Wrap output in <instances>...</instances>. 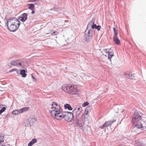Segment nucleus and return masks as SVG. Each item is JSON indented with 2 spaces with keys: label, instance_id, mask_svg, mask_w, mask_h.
I'll return each instance as SVG.
<instances>
[{
  "label": "nucleus",
  "instance_id": "f257e3e1",
  "mask_svg": "<svg viewBox=\"0 0 146 146\" xmlns=\"http://www.w3.org/2000/svg\"><path fill=\"white\" fill-rule=\"evenodd\" d=\"M50 108L52 110L51 111V115L52 117L58 120L62 119L64 117L66 121H71L74 118L73 113L70 112H62V109L60 106L54 102L51 105Z\"/></svg>",
  "mask_w": 146,
  "mask_h": 146
},
{
  "label": "nucleus",
  "instance_id": "f03ea898",
  "mask_svg": "<svg viewBox=\"0 0 146 146\" xmlns=\"http://www.w3.org/2000/svg\"><path fill=\"white\" fill-rule=\"evenodd\" d=\"M4 21L8 29L11 32H14L17 30L21 24L18 19H4Z\"/></svg>",
  "mask_w": 146,
  "mask_h": 146
},
{
  "label": "nucleus",
  "instance_id": "7ed1b4c3",
  "mask_svg": "<svg viewBox=\"0 0 146 146\" xmlns=\"http://www.w3.org/2000/svg\"><path fill=\"white\" fill-rule=\"evenodd\" d=\"M143 121L141 119V117L137 113H135L134 115V117L132 120V122L133 124L135 125V126L133 128L134 129H140L143 128L142 122Z\"/></svg>",
  "mask_w": 146,
  "mask_h": 146
},
{
  "label": "nucleus",
  "instance_id": "20e7f679",
  "mask_svg": "<svg viewBox=\"0 0 146 146\" xmlns=\"http://www.w3.org/2000/svg\"><path fill=\"white\" fill-rule=\"evenodd\" d=\"M85 117L84 115L82 114L81 117H79L74 119L77 122L78 126L80 127H82L84 125L85 121Z\"/></svg>",
  "mask_w": 146,
  "mask_h": 146
},
{
  "label": "nucleus",
  "instance_id": "39448f33",
  "mask_svg": "<svg viewBox=\"0 0 146 146\" xmlns=\"http://www.w3.org/2000/svg\"><path fill=\"white\" fill-rule=\"evenodd\" d=\"M71 88V84H66L63 85L61 87V89L66 93L70 94Z\"/></svg>",
  "mask_w": 146,
  "mask_h": 146
},
{
  "label": "nucleus",
  "instance_id": "423d86ee",
  "mask_svg": "<svg viewBox=\"0 0 146 146\" xmlns=\"http://www.w3.org/2000/svg\"><path fill=\"white\" fill-rule=\"evenodd\" d=\"M79 89L78 88L77 85L71 84V88L70 94L76 95L78 94Z\"/></svg>",
  "mask_w": 146,
  "mask_h": 146
},
{
  "label": "nucleus",
  "instance_id": "0eeeda50",
  "mask_svg": "<svg viewBox=\"0 0 146 146\" xmlns=\"http://www.w3.org/2000/svg\"><path fill=\"white\" fill-rule=\"evenodd\" d=\"M93 35V31L91 30H88V35L84 38L85 41L87 42H89L92 38Z\"/></svg>",
  "mask_w": 146,
  "mask_h": 146
},
{
  "label": "nucleus",
  "instance_id": "6e6552de",
  "mask_svg": "<svg viewBox=\"0 0 146 146\" xmlns=\"http://www.w3.org/2000/svg\"><path fill=\"white\" fill-rule=\"evenodd\" d=\"M115 121V120L113 119L111 121H106L102 125L100 126V128L103 129L108 126H110Z\"/></svg>",
  "mask_w": 146,
  "mask_h": 146
},
{
  "label": "nucleus",
  "instance_id": "1a4fd4ad",
  "mask_svg": "<svg viewBox=\"0 0 146 146\" xmlns=\"http://www.w3.org/2000/svg\"><path fill=\"white\" fill-rule=\"evenodd\" d=\"M36 121L35 118L33 117H30L26 121V123L29 126H32Z\"/></svg>",
  "mask_w": 146,
  "mask_h": 146
},
{
  "label": "nucleus",
  "instance_id": "9d476101",
  "mask_svg": "<svg viewBox=\"0 0 146 146\" xmlns=\"http://www.w3.org/2000/svg\"><path fill=\"white\" fill-rule=\"evenodd\" d=\"M108 50V49H105L104 50L106 53H108V58L109 59H110V61H111V58L113 56V51L109 52V51H107Z\"/></svg>",
  "mask_w": 146,
  "mask_h": 146
},
{
  "label": "nucleus",
  "instance_id": "9b49d317",
  "mask_svg": "<svg viewBox=\"0 0 146 146\" xmlns=\"http://www.w3.org/2000/svg\"><path fill=\"white\" fill-rule=\"evenodd\" d=\"M113 40L115 43L117 45L120 44V41L118 39L117 36H113Z\"/></svg>",
  "mask_w": 146,
  "mask_h": 146
},
{
  "label": "nucleus",
  "instance_id": "f8f14e48",
  "mask_svg": "<svg viewBox=\"0 0 146 146\" xmlns=\"http://www.w3.org/2000/svg\"><path fill=\"white\" fill-rule=\"evenodd\" d=\"M124 75L127 78L131 79L133 77V76L131 75L130 74L129 72H125Z\"/></svg>",
  "mask_w": 146,
  "mask_h": 146
},
{
  "label": "nucleus",
  "instance_id": "ddd939ff",
  "mask_svg": "<svg viewBox=\"0 0 146 146\" xmlns=\"http://www.w3.org/2000/svg\"><path fill=\"white\" fill-rule=\"evenodd\" d=\"M82 111H78L77 112H73V115H74V117H74V119H75L76 118H78L79 117L80 115L81 114V112Z\"/></svg>",
  "mask_w": 146,
  "mask_h": 146
},
{
  "label": "nucleus",
  "instance_id": "4468645a",
  "mask_svg": "<svg viewBox=\"0 0 146 146\" xmlns=\"http://www.w3.org/2000/svg\"><path fill=\"white\" fill-rule=\"evenodd\" d=\"M82 111V109L80 106H77L73 110L72 112H77L78 111Z\"/></svg>",
  "mask_w": 146,
  "mask_h": 146
},
{
  "label": "nucleus",
  "instance_id": "2eb2a0df",
  "mask_svg": "<svg viewBox=\"0 0 146 146\" xmlns=\"http://www.w3.org/2000/svg\"><path fill=\"white\" fill-rule=\"evenodd\" d=\"M37 142V140L36 139H33L30 141L28 144V146H32L33 144Z\"/></svg>",
  "mask_w": 146,
  "mask_h": 146
},
{
  "label": "nucleus",
  "instance_id": "dca6fc26",
  "mask_svg": "<svg viewBox=\"0 0 146 146\" xmlns=\"http://www.w3.org/2000/svg\"><path fill=\"white\" fill-rule=\"evenodd\" d=\"M29 109V107H24L19 110L20 113H22L26 111H28Z\"/></svg>",
  "mask_w": 146,
  "mask_h": 146
},
{
  "label": "nucleus",
  "instance_id": "f3484780",
  "mask_svg": "<svg viewBox=\"0 0 146 146\" xmlns=\"http://www.w3.org/2000/svg\"><path fill=\"white\" fill-rule=\"evenodd\" d=\"M64 107L65 109H66L67 108L68 110H71L72 109V108L71 107L70 105L69 104H65L64 105Z\"/></svg>",
  "mask_w": 146,
  "mask_h": 146
},
{
  "label": "nucleus",
  "instance_id": "a211bd4d",
  "mask_svg": "<svg viewBox=\"0 0 146 146\" xmlns=\"http://www.w3.org/2000/svg\"><path fill=\"white\" fill-rule=\"evenodd\" d=\"M20 74L23 77H25L26 76V74H25V71L24 70H21Z\"/></svg>",
  "mask_w": 146,
  "mask_h": 146
},
{
  "label": "nucleus",
  "instance_id": "6ab92c4d",
  "mask_svg": "<svg viewBox=\"0 0 146 146\" xmlns=\"http://www.w3.org/2000/svg\"><path fill=\"white\" fill-rule=\"evenodd\" d=\"M20 113L19 110H13L12 112L13 114L17 115Z\"/></svg>",
  "mask_w": 146,
  "mask_h": 146
},
{
  "label": "nucleus",
  "instance_id": "aec40b11",
  "mask_svg": "<svg viewBox=\"0 0 146 146\" xmlns=\"http://www.w3.org/2000/svg\"><path fill=\"white\" fill-rule=\"evenodd\" d=\"M113 29L114 32V35L113 36H117V30H116L115 27L113 28Z\"/></svg>",
  "mask_w": 146,
  "mask_h": 146
},
{
  "label": "nucleus",
  "instance_id": "412c9836",
  "mask_svg": "<svg viewBox=\"0 0 146 146\" xmlns=\"http://www.w3.org/2000/svg\"><path fill=\"white\" fill-rule=\"evenodd\" d=\"M27 15L26 13H24L22 15V17H20L18 18H27Z\"/></svg>",
  "mask_w": 146,
  "mask_h": 146
},
{
  "label": "nucleus",
  "instance_id": "4be33fe9",
  "mask_svg": "<svg viewBox=\"0 0 146 146\" xmlns=\"http://www.w3.org/2000/svg\"><path fill=\"white\" fill-rule=\"evenodd\" d=\"M17 61H12L11 62V65L14 66H16V65H17Z\"/></svg>",
  "mask_w": 146,
  "mask_h": 146
},
{
  "label": "nucleus",
  "instance_id": "5701e85b",
  "mask_svg": "<svg viewBox=\"0 0 146 146\" xmlns=\"http://www.w3.org/2000/svg\"><path fill=\"white\" fill-rule=\"evenodd\" d=\"M4 136L3 135H0V142H2L4 141Z\"/></svg>",
  "mask_w": 146,
  "mask_h": 146
},
{
  "label": "nucleus",
  "instance_id": "b1692460",
  "mask_svg": "<svg viewBox=\"0 0 146 146\" xmlns=\"http://www.w3.org/2000/svg\"><path fill=\"white\" fill-rule=\"evenodd\" d=\"M35 7V6L33 4H29V9H31V10H33V9Z\"/></svg>",
  "mask_w": 146,
  "mask_h": 146
},
{
  "label": "nucleus",
  "instance_id": "393cba45",
  "mask_svg": "<svg viewBox=\"0 0 146 146\" xmlns=\"http://www.w3.org/2000/svg\"><path fill=\"white\" fill-rule=\"evenodd\" d=\"M92 109V106H89L86 107L85 109H86L87 111L88 110L89 111H90Z\"/></svg>",
  "mask_w": 146,
  "mask_h": 146
},
{
  "label": "nucleus",
  "instance_id": "a878e982",
  "mask_svg": "<svg viewBox=\"0 0 146 146\" xmlns=\"http://www.w3.org/2000/svg\"><path fill=\"white\" fill-rule=\"evenodd\" d=\"M69 39H70V41H71V40L72 39V41L73 42H74L76 40L75 38L73 36H72L70 37V38Z\"/></svg>",
  "mask_w": 146,
  "mask_h": 146
},
{
  "label": "nucleus",
  "instance_id": "bb28decb",
  "mask_svg": "<svg viewBox=\"0 0 146 146\" xmlns=\"http://www.w3.org/2000/svg\"><path fill=\"white\" fill-rule=\"evenodd\" d=\"M50 33L52 34L53 35H57L58 33V32H57L56 31H51Z\"/></svg>",
  "mask_w": 146,
  "mask_h": 146
},
{
  "label": "nucleus",
  "instance_id": "cd10ccee",
  "mask_svg": "<svg viewBox=\"0 0 146 146\" xmlns=\"http://www.w3.org/2000/svg\"><path fill=\"white\" fill-rule=\"evenodd\" d=\"M93 22H90L87 25V27H91L92 28V26L93 25Z\"/></svg>",
  "mask_w": 146,
  "mask_h": 146
},
{
  "label": "nucleus",
  "instance_id": "c85d7f7f",
  "mask_svg": "<svg viewBox=\"0 0 146 146\" xmlns=\"http://www.w3.org/2000/svg\"><path fill=\"white\" fill-rule=\"evenodd\" d=\"M89 104V103L88 102H84L83 104H82V106L83 107H85L86 106H88Z\"/></svg>",
  "mask_w": 146,
  "mask_h": 146
},
{
  "label": "nucleus",
  "instance_id": "c756f323",
  "mask_svg": "<svg viewBox=\"0 0 146 146\" xmlns=\"http://www.w3.org/2000/svg\"><path fill=\"white\" fill-rule=\"evenodd\" d=\"M16 66H18L19 67H21L22 66L21 63L19 62L18 61H17V64Z\"/></svg>",
  "mask_w": 146,
  "mask_h": 146
},
{
  "label": "nucleus",
  "instance_id": "7c9ffc66",
  "mask_svg": "<svg viewBox=\"0 0 146 146\" xmlns=\"http://www.w3.org/2000/svg\"><path fill=\"white\" fill-rule=\"evenodd\" d=\"M100 28H101V26H100L98 25L96 27V28H95V29H96L98 31H99V30H100Z\"/></svg>",
  "mask_w": 146,
  "mask_h": 146
},
{
  "label": "nucleus",
  "instance_id": "2f4dec72",
  "mask_svg": "<svg viewBox=\"0 0 146 146\" xmlns=\"http://www.w3.org/2000/svg\"><path fill=\"white\" fill-rule=\"evenodd\" d=\"M93 25L92 26V29H95V28H96V27L97 26L95 24H94V23H93Z\"/></svg>",
  "mask_w": 146,
  "mask_h": 146
},
{
  "label": "nucleus",
  "instance_id": "473e14b6",
  "mask_svg": "<svg viewBox=\"0 0 146 146\" xmlns=\"http://www.w3.org/2000/svg\"><path fill=\"white\" fill-rule=\"evenodd\" d=\"M89 111H88V110L87 111V110H86L85 109V111H84V115H87V114H88Z\"/></svg>",
  "mask_w": 146,
  "mask_h": 146
},
{
  "label": "nucleus",
  "instance_id": "72a5a7b5",
  "mask_svg": "<svg viewBox=\"0 0 146 146\" xmlns=\"http://www.w3.org/2000/svg\"><path fill=\"white\" fill-rule=\"evenodd\" d=\"M6 110V108L5 107H3L0 110L2 112L4 111L5 110Z\"/></svg>",
  "mask_w": 146,
  "mask_h": 146
},
{
  "label": "nucleus",
  "instance_id": "f704fd0d",
  "mask_svg": "<svg viewBox=\"0 0 146 146\" xmlns=\"http://www.w3.org/2000/svg\"><path fill=\"white\" fill-rule=\"evenodd\" d=\"M21 21L23 22V23L27 19H19Z\"/></svg>",
  "mask_w": 146,
  "mask_h": 146
},
{
  "label": "nucleus",
  "instance_id": "c9c22d12",
  "mask_svg": "<svg viewBox=\"0 0 146 146\" xmlns=\"http://www.w3.org/2000/svg\"><path fill=\"white\" fill-rule=\"evenodd\" d=\"M16 70L15 69H11V70H10L9 71V72H13V71H15Z\"/></svg>",
  "mask_w": 146,
  "mask_h": 146
},
{
  "label": "nucleus",
  "instance_id": "e433bc0d",
  "mask_svg": "<svg viewBox=\"0 0 146 146\" xmlns=\"http://www.w3.org/2000/svg\"><path fill=\"white\" fill-rule=\"evenodd\" d=\"M32 78L33 79H35V78L32 75Z\"/></svg>",
  "mask_w": 146,
  "mask_h": 146
},
{
  "label": "nucleus",
  "instance_id": "4c0bfd02",
  "mask_svg": "<svg viewBox=\"0 0 146 146\" xmlns=\"http://www.w3.org/2000/svg\"><path fill=\"white\" fill-rule=\"evenodd\" d=\"M3 112L1 111V110H0V115Z\"/></svg>",
  "mask_w": 146,
  "mask_h": 146
},
{
  "label": "nucleus",
  "instance_id": "58836bf2",
  "mask_svg": "<svg viewBox=\"0 0 146 146\" xmlns=\"http://www.w3.org/2000/svg\"><path fill=\"white\" fill-rule=\"evenodd\" d=\"M32 13H34V11H33L32 12Z\"/></svg>",
  "mask_w": 146,
  "mask_h": 146
},
{
  "label": "nucleus",
  "instance_id": "ea45409f",
  "mask_svg": "<svg viewBox=\"0 0 146 146\" xmlns=\"http://www.w3.org/2000/svg\"><path fill=\"white\" fill-rule=\"evenodd\" d=\"M2 146H5V145H2Z\"/></svg>",
  "mask_w": 146,
  "mask_h": 146
},
{
  "label": "nucleus",
  "instance_id": "a19ab883",
  "mask_svg": "<svg viewBox=\"0 0 146 146\" xmlns=\"http://www.w3.org/2000/svg\"><path fill=\"white\" fill-rule=\"evenodd\" d=\"M0 23H1V21H0Z\"/></svg>",
  "mask_w": 146,
  "mask_h": 146
}]
</instances>
